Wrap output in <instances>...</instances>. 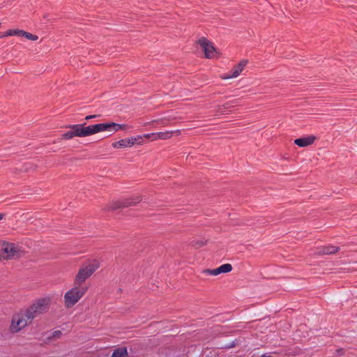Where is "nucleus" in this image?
Instances as JSON below:
<instances>
[{
  "instance_id": "obj_1",
  "label": "nucleus",
  "mask_w": 357,
  "mask_h": 357,
  "mask_svg": "<svg viewBox=\"0 0 357 357\" xmlns=\"http://www.w3.org/2000/svg\"><path fill=\"white\" fill-rule=\"evenodd\" d=\"M67 132L62 135V139L69 140L74 137H85L101 132L115 133L120 130H126V124L114 122L102 123L86 126L85 124H74L66 126Z\"/></svg>"
},
{
  "instance_id": "obj_2",
  "label": "nucleus",
  "mask_w": 357,
  "mask_h": 357,
  "mask_svg": "<svg viewBox=\"0 0 357 357\" xmlns=\"http://www.w3.org/2000/svg\"><path fill=\"white\" fill-rule=\"evenodd\" d=\"M195 45L201 50L204 59L216 60L222 56L220 50L215 47L214 43L204 36L199 38Z\"/></svg>"
},
{
  "instance_id": "obj_3",
  "label": "nucleus",
  "mask_w": 357,
  "mask_h": 357,
  "mask_svg": "<svg viewBox=\"0 0 357 357\" xmlns=\"http://www.w3.org/2000/svg\"><path fill=\"white\" fill-rule=\"evenodd\" d=\"M32 321L33 318L29 312L26 309H22L13 315L9 331L12 333H17L29 326Z\"/></svg>"
},
{
  "instance_id": "obj_4",
  "label": "nucleus",
  "mask_w": 357,
  "mask_h": 357,
  "mask_svg": "<svg viewBox=\"0 0 357 357\" xmlns=\"http://www.w3.org/2000/svg\"><path fill=\"white\" fill-rule=\"evenodd\" d=\"M22 246L12 242L0 241V259L10 260L18 258L24 254Z\"/></svg>"
},
{
  "instance_id": "obj_5",
  "label": "nucleus",
  "mask_w": 357,
  "mask_h": 357,
  "mask_svg": "<svg viewBox=\"0 0 357 357\" xmlns=\"http://www.w3.org/2000/svg\"><path fill=\"white\" fill-rule=\"evenodd\" d=\"M99 263L96 260H91L83 264L78 270L75 279L74 285H82L89 278L98 268Z\"/></svg>"
},
{
  "instance_id": "obj_6",
  "label": "nucleus",
  "mask_w": 357,
  "mask_h": 357,
  "mask_svg": "<svg viewBox=\"0 0 357 357\" xmlns=\"http://www.w3.org/2000/svg\"><path fill=\"white\" fill-rule=\"evenodd\" d=\"M87 291L84 287L75 285L74 287L68 290L63 296V305L66 309L74 307L79 301L84 296Z\"/></svg>"
},
{
  "instance_id": "obj_7",
  "label": "nucleus",
  "mask_w": 357,
  "mask_h": 357,
  "mask_svg": "<svg viewBox=\"0 0 357 357\" xmlns=\"http://www.w3.org/2000/svg\"><path fill=\"white\" fill-rule=\"evenodd\" d=\"M51 303L50 297H43L38 298L29 307L26 308L33 319L40 314L46 312Z\"/></svg>"
},
{
  "instance_id": "obj_8",
  "label": "nucleus",
  "mask_w": 357,
  "mask_h": 357,
  "mask_svg": "<svg viewBox=\"0 0 357 357\" xmlns=\"http://www.w3.org/2000/svg\"><path fill=\"white\" fill-rule=\"evenodd\" d=\"M142 138L141 137H130L121 139L118 141L114 142L112 144V147L114 149H122L126 148H131L137 144H141Z\"/></svg>"
},
{
  "instance_id": "obj_9",
  "label": "nucleus",
  "mask_w": 357,
  "mask_h": 357,
  "mask_svg": "<svg viewBox=\"0 0 357 357\" xmlns=\"http://www.w3.org/2000/svg\"><path fill=\"white\" fill-rule=\"evenodd\" d=\"M247 65V60H241L237 64L234 65L228 73L222 75L221 78L222 79H229L238 77L244 70Z\"/></svg>"
},
{
  "instance_id": "obj_10",
  "label": "nucleus",
  "mask_w": 357,
  "mask_h": 357,
  "mask_svg": "<svg viewBox=\"0 0 357 357\" xmlns=\"http://www.w3.org/2000/svg\"><path fill=\"white\" fill-rule=\"evenodd\" d=\"M317 139V137L310 135L294 140V144L299 147H306L313 144Z\"/></svg>"
},
{
  "instance_id": "obj_11",
  "label": "nucleus",
  "mask_w": 357,
  "mask_h": 357,
  "mask_svg": "<svg viewBox=\"0 0 357 357\" xmlns=\"http://www.w3.org/2000/svg\"><path fill=\"white\" fill-rule=\"evenodd\" d=\"M181 134V131L180 130H166L162 132H155V137L152 139L151 141L157 140V139H170L173 135L178 136Z\"/></svg>"
},
{
  "instance_id": "obj_12",
  "label": "nucleus",
  "mask_w": 357,
  "mask_h": 357,
  "mask_svg": "<svg viewBox=\"0 0 357 357\" xmlns=\"http://www.w3.org/2000/svg\"><path fill=\"white\" fill-rule=\"evenodd\" d=\"M339 250L340 248L338 247L333 245L319 246L317 248V252L320 255L335 254Z\"/></svg>"
},
{
  "instance_id": "obj_13",
  "label": "nucleus",
  "mask_w": 357,
  "mask_h": 357,
  "mask_svg": "<svg viewBox=\"0 0 357 357\" xmlns=\"http://www.w3.org/2000/svg\"><path fill=\"white\" fill-rule=\"evenodd\" d=\"M142 200V197L141 195H134L128 197L124 199L126 206L129 207L132 206H135L139 203H140Z\"/></svg>"
},
{
  "instance_id": "obj_14",
  "label": "nucleus",
  "mask_w": 357,
  "mask_h": 357,
  "mask_svg": "<svg viewBox=\"0 0 357 357\" xmlns=\"http://www.w3.org/2000/svg\"><path fill=\"white\" fill-rule=\"evenodd\" d=\"M22 29H10L5 32L0 34V38H6L10 36H19L21 37Z\"/></svg>"
},
{
  "instance_id": "obj_15",
  "label": "nucleus",
  "mask_w": 357,
  "mask_h": 357,
  "mask_svg": "<svg viewBox=\"0 0 357 357\" xmlns=\"http://www.w3.org/2000/svg\"><path fill=\"white\" fill-rule=\"evenodd\" d=\"M126 207L124 200H113L109 204L108 209L113 211Z\"/></svg>"
},
{
  "instance_id": "obj_16",
  "label": "nucleus",
  "mask_w": 357,
  "mask_h": 357,
  "mask_svg": "<svg viewBox=\"0 0 357 357\" xmlns=\"http://www.w3.org/2000/svg\"><path fill=\"white\" fill-rule=\"evenodd\" d=\"M216 275L229 273L233 270V266L231 264H224L220 266L215 268Z\"/></svg>"
},
{
  "instance_id": "obj_17",
  "label": "nucleus",
  "mask_w": 357,
  "mask_h": 357,
  "mask_svg": "<svg viewBox=\"0 0 357 357\" xmlns=\"http://www.w3.org/2000/svg\"><path fill=\"white\" fill-rule=\"evenodd\" d=\"M128 356L127 349L121 347L114 350L112 357H128Z\"/></svg>"
},
{
  "instance_id": "obj_18",
  "label": "nucleus",
  "mask_w": 357,
  "mask_h": 357,
  "mask_svg": "<svg viewBox=\"0 0 357 357\" xmlns=\"http://www.w3.org/2000/svg\"><path fill=\"white\" fill-rule=\"evenodd\" d=\"M21 37H24L29 40L36 41L38 39V36L37 35H34L31 33L22 30Z\"/></svg>"
},
{
  "instance_id": "obj_19",
  "label": "nucleus",
  "mask_w": 357,
  "mask_h": 357,
  "mask_svg": "<svg viewBox=\"0 0 357 357\" xmlns=\"http://www.w3.org/2000/svg\"><path fill=\"white\" fill-rule=\"evenodd\" d=\"M62 337V332L61 331H54L50 334L47 339L50 340H56Z\"/></svg>"
},
{
  "instance_id": "obj_20",
  "label": "nucleus",
  "mask_w": 357,
  "mask_h": 357,
  "mask_svg": "<svg viewBox=\"0 0 357 357\" xmlns=\"http://www.w3.org/2000/svg\"><path fill=\"white\" fill-rule=\"evenodd\" d=\"M169 120L167 118L165 117L162 119L153 120L152 121L146 123V125L157 123H161L163 126H167L169 124Z\"/></svg>"
},
{
  "instance_id": "obj_21",
  "label": "nucleus",
  "mask_w": 357,
  "mask_h": 357,
  "mask_svg": "<svg viewBox=\"0 0 357 357\" xmlns=\"http://www.w3.org/2000/svg\"><path fill=\"white\" fill-rule=\"evenodd\" d=\"M136 137H141L142 138V142L140 145H143L144 144V139H149L151 137L154 139L155 137V132L147 133L143 135H137Z\"/></svg>"
},
{
  "instance_id": "obj_22",
  "label": "nucleus",
  "mask_w": 357,
  "mask_h": 357,
  "mask_svg": "<svg viewBox=\"0 0 357 357\" xmlns=\"http://www.w3.org/2000/svg\"><path fill=\"white\" fill-rule=\"evenodd\" d=\"M202 273L208 275L217 276L216 268L213 269H204L202 271Z\"/></svg>"
},
{
  "instance_id": "obj_23",
  "label": "nucleus",
  "mask_w": 357,
  "mask_h": 357,
  "mask_svg": "<svg viewBox=\"0 0 357 357\" xmlns=\"http://www.w3.org/2000/svg\"><path fill=\"white\" fill-rule=\"evenodd\" d=\"M95 117H96V116H95V115H89V116H86L85 117V119H86V120H89V119H93V118H95Z\"/></svg>"
},
{
  "instance_id": "obj_24",
  "label": "nucleus",
  "mask_w": 357,
  "mask_h": 357,
  "mask_svg": "<svg viewBox=\"0 0 357 357\" xmlns=\"http://www.w3.org/2000/svg\"><path fill=\"white\" fill-rule=\"evenodd\" d=\"M261 357H273V356L270 354H266V355L261 356Z\"/></svg>"
},
{
  "instance_id": "obj_25",
  "label": "nucleus",
  "mask_w": 357,
  "mask_h": 357,
  "mask_svg": "<svg viewBox=\"0 0 357 357\" xmlns=\"http://www.w3.org/2000/svg\"><path fill=\"white\" fill-rule=\"evenodd\" d=\"M3 214H1V213H0V220H2V219H3Z\"/></svg>"
},
{
  "instance_id": "obj_26",
  "label": "nucleus",
  "mask_w": 357,
  "mask_h": 357,
  "mask_svg": "<svg viewBox=\"0 0 357 357\" xmlns=\"http://www.w3.org/2000/svg\"><path fill=\"white\" fill-rule=\"evenodd\" d=\"M229 105V103H226L224 106L227 107Z\"/></svg>"
}]
</instances>
